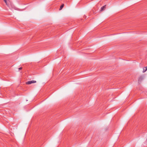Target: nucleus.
<instances>
[{"mask_svg": "<svg viewBox=\"0 0 147 147\" xmlns=\"http://www.w3.org/2000/svg\"><path fill=\"white\" fill-rule=\"evenodd\" d=\"M64 6V4H63L61 5L60 7V8H59V10H61L63 8Z\"/></svg>", "mask_w": 147, "mask_h": 147, "instance_id": "5", "label": "nucleus"}, {"mask_svg": "<svg viewBox=\"0 0 147 147\" xmlns=\"http://www.w3.org/2000/svg\"><path fill=\"white\" fill-rule=\"evenodd\" d=\"M106 5H104V6H103L101 8L100 11H103L106 8Z\"/></svg>", "mask_w": 147, "mask_h": 147, "instance_id": "3", "label": "nucleus"}, {"mask_svg": "<svg viewBox=\"0 0 147 147\" xmlns=\"http://www.w3.org/2000/svg\"><path fill=\"white\" fill-rule=\"evenodd\" d=\"M22 69V67H20L19 68H18V69H19V70H21Z\"/></svg>", "mask_w": 147, "mask_h": 147, "instance_id": "6", "label": "nucleus"}, {"mask_svg": "<svg viewBox=\"0 0 147 147\" xmlns=\"http://www.w3.org/2000/svg\"><path fill=\"white\" fill-rule=\"evenodd\" d=\"M147 70V67H144L143 68V72L144 73Z\"/></svg>", "mask_w": 147, "mask_h": 147, "instance_id": "4", "label": "nucleus"}, {"mask_svg": "<svg viewBox=\"0 0 147 147\" xmlns=\"http://www.w3.org/2000/svg\"><path fill=\"white\" fill-rule=\"evenodd\" d=\"M144 77L143 76H140L138 79V82H141L144 79Z\"/></svg>", "mask_w": 147, "mask_h": 147, "instance_id": "2", "label": "nucleus"}, {"mask_svg": "<svg viewBox=\"0 0 147 147\" xmlns=\"http://www.w3.org/2000/svg\"><path fill=\"white\" fill-rule=\"evenodd\" d=\"M36 82V81L35 80H32L26 82V84H30L32 83H34Z\"/></svg>", "mask_w": 147, "mask_h": 147, "instance_id": "1", "label": "nucleus"}, {"mask_svg": "<svg viewBox=\"0 0 147 147\" xmlns=\"http://www.w3.org/2000/svg\"><path fill=\"white\" fill-rule=\"evenodd\" d=\"M4 1L5 2V3H6V5H7V1L6 0H4Z\"/></svg>", "mask_w": 147, "mask_h": 147, "instance_id": "7", "label": "nucleus"}]
</instances>
